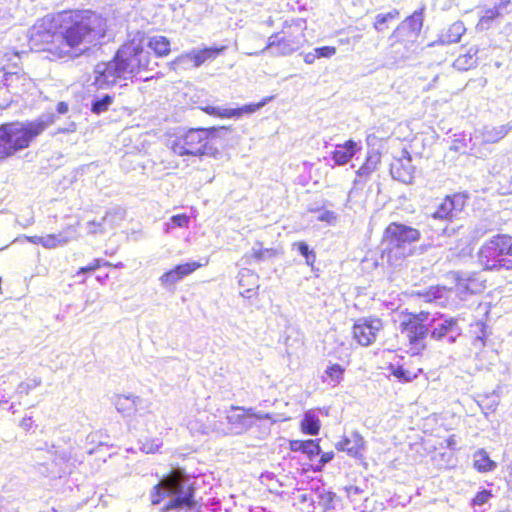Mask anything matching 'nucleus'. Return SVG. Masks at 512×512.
Listing matches in <instances>:
<instances>
[{"instance_id":"nucleus-1","label":"nucleus","mask_w":512,"mask_h":512,"mask_svg":"<svg viewBox=\"0 0 512 512\" xmlns=\"http://www.w3.org/2000/svg\"><path fill=\"white\" fill-rule=\"evenodd\" d=\"M150 70L153 68L149 51L143 48L141 41L133 39L123 44L111 60L98 62L87 81L97 90H107Z\"/></svg>"},{"instance_id":"nucleus-2","label":"nucleus","mask_w":512,"mask_h":512,"mask_svg":"<svg viewBox=\"0 0 512 512\" xmlns=\"http://www.w3.org/2000/svg\"><path fill=\"white\" fill-rule=\"evenodd\" d=\"M106 20L92 11L65 13L58 38L60 44L54 50V58H76L88 45L99 42L106 34Z\"/></svg>"},{"instance_id":"nucleus-3","label":"nucleus","mask_w":512,"mask_h":512,"mask_svg":"<svg viewBox=\"0 0 512 512\" xmlns=\"http://www.w3.org/2000/svg\"><path fill=\"white\" fill-rule=\"evenodd\" d=\"M151 502L153 505L164 502L161 507L162 512L183 508L192 509L196 502L191 479L181 469H173L154 486Z\"/></svg>"},{"instance_id":"nucleus-4","label":"nucleus","mask_w":512,"mask_h":512,"mask_svg":"<svg viewBox=\"0 0 512 512\" xmlns=\"http://www.w3.org/2000/svg\"><path fill=\"white\" fill-rule=\"evenodd\" d=\"M53 113L40 115L34 121L11 122L0 126V160L29 147L30 143L54 124Z\"/></svg>"},{"instance_id":"nucleus-5","label":"nucleus","mask_w":512,"mask_h":512,"mask_svg":"<svg viewBox=\"0 0 512 512\" xmlns=\"http://www.w3.org/2000/svg\"><path fill=\"white\" fill-rule=\"evenodd\" d=\"M424 7L402 21L389 37L390 54L395 61L409 59L417 50V40L423 26Z\"/></svg>"},{"instance_id":"nucleus-6","label":"nucleus","mask_w":512,"mask_h":512,"mask_svg":"<svg viewBox=\"0 0 512 512\" xmlns=\"http://www.w3.org/2000/svg\"><path fill=\"white\" fill-rule=\"evenodd\" d=\"M215 129H190L186 133L170 140L169 147L179 156H215Z\"/></svg>"},{"instance_id":"nucleus-7","label":"nucleus","mask_w":512,"mask_h":512,"mask_svg":"<svg viewBox=\"0 0 512 512\" xmlns=\"http://www.w3.org/2000/svg\"><path fill=\"white\" fill-rule=\"evenodd\" d=\"M478 262L484 270L512 269V237L498 234L484 242L478 251Z\"/></svg>"},{"instance_id":"nucleus-8","label":"nucleus","mask_w":512,"mask_h":512,"mask_svg":"<svg viewBox=\"0 0 512 512\" xmlns=\"http://www.w3.org/2000/svg\"><path fill=\"white\" fill-rule=\"evenodd\" d=\"M428 316L430 313L421 311L405 315L400 321L399 330L407 339L413 354H419L426 348V338L429 335Z\"/></svg>"},{"instance_id":"nucleus-9","label":"nucleus","mask_w":512,"mask_h":512,"mask_svg":"<svg viewBox=\"0 0 512 512\" xmlns=\"http://www.w3.org/2000/svg\"><path fill=\"white\" fill-rule=\"evenodd\" d=\"M56 27L57 25L50 16L38 19L28 33L31 49L47 51L51 55V59H55L54 50H57L60 44L59 32H56Z\"/></svg>"},{"instance_id":"nucleus-10","label":"nucleus","mask_w":512,"mask_h":512,"mask_svg":"<svg viewBox=\"0 0 512 512\" xmlns=\"http://www.w3.org/2000/svg\"><path fill=\"white\" fill-rule=\"evenodd\" d=\"M21 53L12 52L4 55L7 62H11L14 70H9L5 65L0 71V81L14 95L21 96L30 92L35 87L33 79H31L21 68L18 67Z\"/></svg>"},{"instance_id":"nucleus-11","label":"nucleus","mask_w":512,"mask_h":512,"mask_svg":"<svg viewBox=\"0 0 512 512\" xmlns=\"http://www.w3.org/2000/svg\"><path fill=\"white\" fill-rule=\"evenodd\" d=\"M465 206V197L460 194L447 196L430 216V225L435 226L436 222H442V227L436 230L447 233L448 223L452 222L462 212Z\"/></svg>"},{"instance_id":"nucleus-12","label":"nucleus","mask_w":512,"mask_h":512,"mask_svg":"<svg viewBox=\"0 0 512 512\" xmlns=\"http://www.w3.org/2000/svg\"><path fill=\"white\" fill-rule=\"evenodd\" d=\"M303 35L300 31H281L271 35L268 38L266 46L260 51H268L272 56H286L297 51L300 47Z\"/></svg>"},{"instance_id":"nucleus-13","label":"nucleus","mask_w":512,"mask_h":512,"mask_svg":"<svg viewBox=\"0 0 512 512\" xmlns=\"http://www.w3.org/2000/svg\"><path fill=\"white\" fill-rule=\"evenodd\" d=\"M255 419L271 420L272 416L269 413H255L252 408L231 407V410L226 415L229 434L240 435L248 431L254 425Z\"/></svg>"},{"instance_id":"nucleus-14","label":"nucleus","mask_w":512,"mask_h":512,"mask_svg":"<svg viewBox=\"0 0 512 512\" xmlns=\"http://www.w3.org/2000/svg\"><path fill=\"white\" fill-rule=\"evenodd\" d=\"M427 325L430 338L436 341L447 339L449 343H454L461 333L457 319L444 315H438L432 318L428 316Z\"/></svg>"},{"instance_id":"nucleus-15","label":"nucleus","mask_w":512,"mask_h":512,"mask_svg":"<svg viewBox=\"0 0 512 512\" xmlns=\"http://www.w3.org/2000/svg\"><path fill=\"white\" fill-rule=\"evenodd\" d=\"M226 49L225 46L217 47H209L204 49H192L191 51L180 55L173 62V68H190V67H200L206 61H212L217 58V56L222 53Z\"/></svg>"},{"instance_id":"nucleus-16","label":"nucleus","mask_w":512,"mask_h":512,"mask_svg":"<svg viewBox=\"0 0 512 512\" xmlns=\"http://www.w3.org/2000/svg\"><path fill=\"white\" fill-rule=\"evenodd\" d=\"M419 238L420 232L417 229L398 223H391L384 233V240L391 248H402L417 242Z\"/></svg>"},{"instance_id":"nucleus-17","label":"nucleus","mask_w":512,"mask_h":512,"mask_svg":"<svg viewBox=\"0 0 512 512\" xmlns=\"http://www.w3.org/2000/svg\"><path fill=\"white\" fill-rule=\"evenodd\" d=\"M382 328V321L378 318H361L353 326V335L360 345L369 346Z\"/></svg>"},{"instance_id":"nucleus-18","label":"nucleus","mask_w":512,"mask_h":512,"mask_svg":"<svg viewBox=\"0 0 512 512\" xmlns=\"http://www.w3.org/2000/svg\"><path fill=\"white\" fill-rule=\"evenodd\" d=\"M266 104V100L256 103V104H247L241 108H224L220 106H206L204 111L212 116L220 117V118H239L243 114H252L259 110Z\"/></svg>"},{"instance_id":"nucleus-19","label":"nucleus","mask_w":512,"mask_h":512,"mask_svg":"<svg viewBox=\"0 0 512 512\" xmlns=\"http://www.w3.org/2000/svg\"><path fill=\"white\" fill-rule=\"evenodd\" d=\"M390 172L392 177L398 181L403 183H410L412 181L414 166L411 163V156L408 152L403 151V156L392 162Z\"/></svg>"},{"instance_id":"nucleus-20","label":"nucleus","mask_w":512,"mask_h":512,"mask_svg":"<svg viewBox=\"0 0 512 512\" xmlns=\"http://www.w3.org/2000/svg\"><path fill=\"white\" fill-rule=\"evenodd\" d=\"M201 266L202 264L196 261L177 265L174 269L164 273L160 277V282L163 286L174 285Z\"/></svg>"},{"instance_id":"nucleus-21","label":"nucleus","mask_w":512,"mask_h":512,"mask_svg":"<svg viewBox=\"0 0 512 512\" xmlns=\"http://www.w3.org/2000/svg\"><path fill=\"white\" fill-rule=\"evenodd\" d=\"M259 277L250 269H242L238 275V283L243 290L240 295L244 298L251 299L257 295L259 288Z\"/></svg>"},{"instance_id":"nucleus-22","label":"nucleus","mask_w":512,"mask_h":512,"mask_svg":"<svg viewBox=\"0 0 512 512\" xmlns=\"http://www.w3.org/2000/svg\"><path fill=\"white\" fill-rule=\"evenodd\" d=\"M361 149V146L354 140H348L344 144H339L331 152L332 160L335 165H345Z\"/></svg>"},{"instance_id":"nucleus-23","label":"nucleus","mask_w":512,"mask_h":512,"mask_svg":"<svg viewBox=\"0 0 512 512\" xmlns=\"http://www.w3.org/2000/svg\"><path fill=\"white\" fill-rule=\"evenodd\" d=\"M508 134L503 125H484L475 131V138L485 144H494L501 141Z\"/></svg>"},{"instance_id":"nucleus-24","label":"nucleus","mask_w":512,"mask_h":512,"mask_svg":"<svg viewBox=\"0 0 512 512\" xmlns=\"http://www.w3.org/2000/svg\"><path fill=\"white\" fill-rule=\"evenodd\" d=\"M336 448L340 451H346L350 456L358 458L362 456L364 448V439L358 432H353L349 437L337 443Z\"/></svg>"},{"instance_id":"nucleus-25","label":"nucleus","mask_w":512,"mask_h":512,"mask_svg":"<svg viewBox=\"0 0 512 512\" xmlns=\"http://www.w3.org/2000/svg\"><path fill=\"white\" fill-rule=\"evenodd\" d=\"M113 403L119 413L124 416H130L137 410L138 406L141 405L142 399L133 394H119L114 397Z\"/></svg>"},{"instance_id":"nucleus-26","label":"nucleus","mask_w":512,"mask_h":512,"mask_svg":"<svg viewBox=\"0 0 512 512\" xmlns=\"http://www.w3.org/2000/svg\"><path fill=\"white\" fill-rule=\"evenodd\" d=\"M214 415L199 413L188 423V429L193 435H212Z\"/></svg>"},{"instance_id":"nucleus-27","label":"nucleus","mask_w":512,"mask_h":512,"mask_svg":"<svg viewBox=\"0 0 512 512\" xmlns=\"http://www.w3.org/2000/svg\"><path fill=\"white\" fill-rule=\"evenodd\" d=\"M509 4V1H501L498 5H495L493 8H488L484 11L483 15L480 17L477 27L481 30L489 29L493 22L502 16L504 9Z\"/></svg>"},{"instance_id":"nucleus-28","label":"nucleus","mask_w":512,"mask_h":512,"mask_svg":"<svg viewBox=\"0 0 512 512\" xmlns=\"http://www.w3.org/2000/svg\"><path fill=\"white\" fill-rule=\"evenodd\" d=\"M114 100L115 93L95 94L91 98L90 110L93 114L100 115L109 110Z\"/></svg>"},{"instance_id":"nucleus-29","label":"nucleus","mask_w":512,"mask_h":512,"mask_svg":"<svg viewBox=\"0 0 512 512\" xmlns=\"http://www.w3.org/2000/svg\"><path fill=\"white\" fill-rule=\"evenodd\" d=\"M290 449L292 451H301L306 454L309 459H313L321 453V448L315 440H292L290 441Z\"/></svg>"},{"instance_id":"nucleus-30","label":"nucleus","mask_w":512,"mask_h":512,"mask_svg":"<svg viewBox=\"0 0 512 512\" xmlns=\"http://www.w3.org/2000/svg\"><path fill=\"white\" fill-rule=\"evenodd\" d=\"M466 28L464 24L457 21L449 26V28L442 32L439 36V41L442 44H452L460 41L462 35L465 33Z\"/></svg>"},{"instance_id":"nucleus-31","label":"nucleus","mask_w":512,"mask_h":512,"mask_svg":"<svg viewBox=\"0 0 512 512\" xmlns=\"http://www.w3.org/2000/svg\"><path fill=\"white\" fill-rule=\"evenodd\" d=\"M69 229L70 228L58 234H48L46 236H43L41 246H43L46 249H55L57 247L67 245L74 238L72 234L68 233Z\"/></svg>"},{"instance_id":"nucleus-32","label":"nucleus","mask_w":512,"mask_h":512,"mask_svg":"<svg viewBox=\"0 0 512 512\" xmlns=\"http://www.w3.org/2000/svg\"><path fill=\"white\" fill-rule=\"evenodd\" d=\"M473 462L474 468L482 473L493 471L497 466L484 449H479L473 454Z\"/></svg>"},{"instance_id":"nucleus-33","label":"nucleus","mask_w":512,"mask_h":512,"mask_svg":"<svg viewBox=\"0 0 512 512\" xmlns=\"http://www.w3.org/2000/svg\"><path fill=\"white\" fill-rule=\"evenodd\" d=\"M477 47H471L467 51V53L463 55H459L454 61V67L461 71L469 70L472 67H475L477 64Z\"/></svg>"},{"instance_id":"nucleus-34","label":"nucleus","mask_w":512,"mask_h":512,"mask_svg":"<svg viewBox=\"0 0 512 512\" xmlns=\"http://www.w3.org/2000/svg\"><path fill=\"white\" fill-rule=\"evenodd\" d=\"M345 369L339 364H330L322 375V381L331 386H336L343 379Z\"/></svg>"},{"instance_id":"nucleus-35","label":"nucleus","mask_w":512,"mask_h":512,"mask_svg":"<svg viewBox=\"0 0 512 512\" xmlns=\"http://www.w3.org/2000/svg\"><path fill=\"white\" fill-rule=\"evenodd\" d=\"M148 47L159 57H163L170 52V41L164 36H154L148 41Z\"/></svg>"},{"instance_id":"nucleus-36","label":"nucleus","mask_w":512,"mask_h":512,"mask_svg":"<svg viewBox=\"0 0 512 512\" xmlns=\"http://www.w3.org/2000/svg\"><path fill=\"white\" fill-rule=\"evenodd\" d=\"M301 428L308 435H317L320 430L319 418L311 411L306 412L301 421Z\"/></svg>"},{"instance_id":"nucleus-37","label":"nucleus","mask_w":512,"mask_h":512,"mask_svg":"<svg viewBox=\"0 0 512 512\" xmlns=\"http://www.w3.org/2000/svg\"><path fill=\"white\" fill-rule=\"evenodd\" d=\"M399 16H400V13H399V11L397 9H393V10H391L388 13H385V14H378L375 17L374 28L377 31L382 32L386 28L385 27L386 23H388L389 21L398 19Z\"/></svg>"},{"instance_id":"nucleus-38","label":"nucleus","mask_w":512,"mask_h":512,"mask_svg":"<svg viewBox=\"0 0 512 512\" xmlns=\"http://www.w3.org/2000/svg\"><path fill=\"white\" fill-rule=\"evenodd\" d=\"M293 248H297L298 252L305 258L307 265L312 266L316 260V254L305 242H295Z\"/></svg>"},{"instance_id":"nucleus-39","label":"nucleus","mask_w":512,"mask_h":512,"mask_svg":"<svg viewBox=\"0 0 512 512\" xmlns=\"http://www.w3.org/2000/svg\"><path fill=\"white\" fill-rule=\"evenodd\" d=\"M48 453L53 456V460L57 465L67 463L70 459V454L67 451H60L55 445H51Z\"/></svg>"},{"instance_id":"nucleus-40","label":"nucleus","mask_w":512,"mask_h":512,"mask_svg":"<svg viewBox=\"0 0 512 512\" xmlns=\"http://www.w3.org/2000/svg\"><path fill=\"white\" fill-rule=\"evenodd\" d=\"M212 435H216V436L230 435L226 419H225V421H221V420L217 419L216 415H214V421H213V426H212Z\"/></svg>"},{"instance_id":"nucleus-41","label":"nucleus","mask_w":512,"mask_h":512,"mask_svg":"<svg viewBox=\"0 0 512 512\" xmlns=\"http://www.w3.org/2000/svg\"><path fill=\"white\" fill-rule=\"evenodd\" d=\"M40 385H41V380L38 378L32 379L27 382H22L17 387V393L28 395L32 389H34Z\"/></svg>"},{"instance_id":"nucleus-42","label":"nucleus","mask_w":512,"mask_h":512,"mask_svg":"<svg viewBox=\"0 0 512 512\" xmlns=\"http://www.w3.org/2000/svg\"><path fill=\"white\" fill-rule=\"evenodd\" d=\"M492 497V494L487 490H482L476 494V496L472 500V504L474 506H482L489 501Z\"/></svg>"},{"instance_id":"nucleus-43","label":"nucleus","mask_w":512,"mask_h":512,"mask_svg":"<svg viewBox=\"0 0 512 512\" xmlns=\"http://www.w3.org/2000/svg\"><path fill=\"white\" fill-rule=\"evenodd\" d=\"M315 49L318 58H330L336 54V48L332 46L317 47Z\"/></svg>"},{"instance_id":"nucleus-44","label":"nucleus","mask_w":512,"mask_h":512,"mask_svg":"<svg viewBox=\"0 0 512 512\" xmlns=\"http://www.w3.org/2000/svg\"><path fill=\"white\" fill-rule=\"evenodd\" d=\"M87 232L92 235L104 233L103 223L96 222V221H89L87 223Z\"/></svg>"},{"instance_id":"nucleus-45","label":"nucleus","mask_w":512,"mask_h":512,"mask_svg":"<svg viewBox=\"0 0 512 512\" xmlns=\"http://www.w3.org/2000/svg\"><path fill=\"white\" fill-rule=\"evenodd\" d=\"M445 292V288H442V287H432L428 292H427V300L428 301H432V300H437V299H441L443 297V294Z\"/></svg>"},{"instance_id":"nucleus-46","label":"nucleus","mask_w":512,"mask_h":512,"mask_svg":"<svg viewBox=\"0 0 512 512\" xmlns=\"http://www.w3.org/2000/svg\"><path fill=\"white\" fill-rule=\"evenodd\" d=\"M171 222L177 227H186L189 223V217L185 214H178L171 217Z\"/></svg>"},{"instance_id":"nucleus-47","label":"nucleus","mask_w":512,"mask_h":512,"mask_svg":"<svg viewBox=\"0 0 512 512\" xmlns=\"http://www.w3.org/2000/svg\"><path fill=\"white\" fill-rule=\"evenodd\" d=\"M333 457H334L333 452L323 453L320 457L319 463L317 464L315 470L321 471L322 468L333 459Z\"/></svg>"},{"instance_id":"nucleus-48","label":"nucleus","mask_w":512,"mask_h":512,"mask_svg":"<svg viewBox=\"0 0 512 512\" xmlns=\"http://www.w3.org/2000/svg\"><path fill=\"white\" fill-rule=\"evenodd\" d=\"M375 166H373L370 161L368 160L363 166L359 168L357 171V177L361 178L363 176L369 175L372 170H374Z\"/></svg>"},{"instance_id":"nucleus-49","label":"nucleus","mask_w":512,"mask_h":512,"mask_svg":"<svg viewBox=\"0 0 512 512\" xmlns=\"http://www.w3.org/2000/svg\"><path fill=\"white\" fill-rule=\"evenodd\" d=\"M99 267H100V259H95L90 265H88L86 267H81L78 273L80 274V273H86V272H93Z\"/></svg>"},{"instance_id":"nucleus-50","label":"nucleus","mask_w":512,"mask_h":512,"mask_svg":"<svg viewBox=\"0 0 512 512\" xmlns=\"http://www.w3.org/2000/svg\"><path fill=\"white\" fill-rule=\"evenodd\" d=\"M270 253H271V250H269V249H262V248H260V249H258V250H257V249H255V248L253 249V255H254V257H255L257 260H263V259H265L266 255H267V254H270Z\"/></svg>"},{"instance_id":"nucleus-51","label":"nucleus","mask_w":512,"mask_h":512,"mask_svg":"<svg viewBox=\"0 0 512 512\" xmlns=\"http://www.w3.org/2000/svg\"><path fill=\"white\" fill-rule=\"evenodd\" d=\"M76 131V123L70 122L66 127H60L56 133H72Z\"/></svg>"},{"instance_id":"nucleus-52","label":"nucleus","mask_w":512,"mask_h":512,"mask_svg":"<svg viewBox=\"0 0 512 512\" xmlns=\"http://www.w3.org/2000/svg\"><path fill=\"white\" fill-rule=\"evenodd\" d=\"M318 58V55L316 53V49H314L311 52H308L304 55V61L307 64H312L314 61Z\"/></svg>"},{"instance_id":"nucleus-53","label":"nucleus","mask_w":512,"mask_h":512,"mask_svg":"<svg viewBox=\"0 0 512 512\" xmlns=\"http://www.w3.org/2000/svg\"><path fill=\"white\" fill-rule=\"evenodd\" d=\"M158 448H159L158 443H151V444H144L142 447V450L145 453H154L155 451L158 450Z\"/></svg>"},{"instance_id":"nucleus-54","label":"nucleus","mask_w":512,"mask_h":512,"mask_svg":"<svg viewBox=\"0 0 512 512\" xmlns=\"http://www.w3.org/2000/svg\"><path fill=\"white\" fill-rule=\"evenodd\" d=\"M56 110L59 114H66L69 110V106L66 102H59L57 104Z\"/></svg>"},{"instance_id":"nucleus-55","label":"nucleus","mask_w":512,"mask_h":512,"mask_svg":"<svg viewBox=\"0 0 512 512\" xmlns=\"http://www.w3.org/2000/svg\"><path fill=\"white\" fill-rule=\"evenodd\" d=\"M26 239L30 243L42 245L43 236H28Z\"/></svg>"},{"instance_id":"nucleus-56","label":"nucleus","mask_w":512,"mask_h":512,"mask_svg":"<svg viewBox=\"0 0 512 512\" xmlns=\"http://www.w3.org/2000/svg\"><path fill=\"white\" fill-rule=\"evenodd\" d=\"M21 426L28 429L31 426V418H24L21 422Z\"/></svg>"},{"instance_id":"nucleus-57","label":"nucleus","mask_w":512,"mask_h":512,"mask_svg":"<svg viewBox=\"0 0 512 512\" xmlns=\"http://www.w3.org/2000/svg\"><path fill=\"white\" fill-rule=\"evenodd\" d=\"M404 373H405V371H404L401 367L397 368V369L394 371V375H395L396 377H398V378H404Z\"/></svg>"},{"instance_id":"nucleus-58","label":"nucleus","mask_w":512,"mask_h":512,"mask_svg":"<svg viewBox=\"0 0 512 512\" xmlns=\"http://www.w3.org/2000/svg\"><path fill=\"white\" fill-rule=\"evenodd\" d=\"M504 126L507 129V132L509 133L512 130V120L507 124H504Z\"/></svg>"},{"instance_id":"nucleus-59","label":"nucleus","mask_w":512,"mask_h":512,"mask_svg":"<svg viewBox=\"0 0 512 512\" xmlns=\"http://www.w3.org/2000/svg\"><path fill=\"white\" fill-rule=\"evenodd\" d=\"M475 232L477 236H483L486 233V230H480L477 228Z\"/></svg>"},{"instance_id":"nucleus-60","label":"nucleus","mask_w":512,"mask_h":512,"mask_svg":"<svg viewBox=\"0 0 512 512\" xmlns=\"http://www.w3.org/2000/svg\"><path fill=\"white\" fill-rule=\"evenodd\" d=\"M103 266L111 267L112 264L110 262L104 261Z\"/></svg>"},{"instance_id":"nucleus-61","label":"nucleus","mask_w":512,"mask_h":512,"mask_svg":"<svg viewBox=\"0 0 512 512\" xmlns=\"http://www.w3.org/2000/svg\"><path fill=\"white\" fill-rule=\"evenodd\" d=\"M115 267L122 268L123 267V263L119 262L118 264L115 265Z\"/></svg>"},{"instance_id":"nucleus-62","label":"nucleus","mask_w":512,"mask_h":512,"mask_svg":"<svg viewBox=\"0 0 512 512\" xmlns=\"http://www.w3.org/2000/svg\"><path fill=\"white\" fill-rule=\"evenodd\" d=\"M360 182H361V180H360V179H355V180H354V185H357V184H358V183H360Z\"/></svg>"},{"instance_id":"nucleus-63","label":"nucleus","mask_w":512,"mask_h":512,"mask_svg":"<svg viewBox=\"0 0 512 512\" xmlns=\"http://www.w3.org/2000/svg\"><path fill=\"white\" fill-rule=\"evenodd\" d=\"M107 217H108V214H106V215L102 218V221H105Z\"/></svg>"},{"instance_id":"nucleus-64","label":"nucleus","mask_w":512,"mask_h":512,"mask_svg":"<svg viewBox=\"0 0 512 512\" xmlns=\"http://www.w3.org/2000/svg\"><path fill=\"white\" fill-rule=\"evenodd\" d=\"M104 260L100 259V266H103Z\"/></svg>"}]
</instances>
